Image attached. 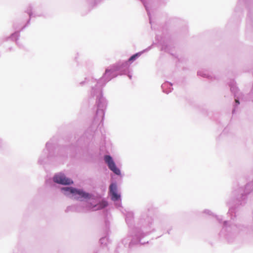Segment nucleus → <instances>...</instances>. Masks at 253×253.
<instances>
[{
	"mask_svg": "<svg viewBox=\"0 0 253 253\" xmlns=\"http://www.w3.org/2000/svg\"><path fill=\"white\" fill-rule=\"evenodd\" d=\"M63 190L66 191H69L70 193L73 194L75 195H78L79 196L77 198H84V199H89L91 198V195L88 193H86L83 190H78L76 188L72 187H65L62 188Z\"/></svg>",
	"mask_w": 253,
	"mask_h": 253,
	"instance_id": "f257e3e1",
	"label": "nucleus"
},
{
	"mask_svg": "<svg viewBox=\"0 0 253 253\" xmlns=\"http://www.w3.org/2000/svg\"><path fill=\"white\" fill-rule=\"evenodd\" d=\"M104 161L107 164L109 168L115 174L119 175L121 173L120 170L117 168L112 158L109 155L104 156Z\"/></svg>",
	"mask_w": 253,
	"mask_h": 253,
	"instance_id": "f03ea898",
	"label": "nucleus"
},
{
	"mask_svg": "<svg viewBox=\"0 0 253 253\" xmlns=\"http://www.w3.org/2000/svg\"><path fill=\"white\" fill-rule=\"evenodd\" d=\"M53 180L55 182L63 185H69L73 183V181L67 178L64 174H59L54 176Z\"/></svg>",
	"mask_w": 253,
	"mask_h": 253,
	"instance_id": "7ed1b4c3",
	"label": "nucleus"
},
{
	"mask_svg": "<svg viewBox=\"0 0 253 253\" xmlns=\"http://www.w3.org/2000/svg\"><path fill=\"white\" fill-rule=\"evenodd\" d=\"M110 192L113 201H117L120 198V195L117 193V186L115 184H111L110 186Z\"/></svg>",
	"mask_w": 253,
	"mask_h": 253,
	"instance_id": "20e7f679",
	"label": "nucleus"
},
{
	"mask_svg": "<svg viewBox=\"0 0 253 253\" xmlns=\"http://www.w3.org/2000/svg\"><path fill=\"white\" fill-rule=\"evenodd\" d=\"M107 205V203L105 201L102 202L99 205L97 206V208H96L97 210L101 209L102 208H104V207H106Z\"/></svg>",
	"mask_w": 253,
	"mask_h": 253,
	"instance_id": "39448f33",
	"label": "nucleus"
},
{
	"mask_svg": "<svg viewBox=\"0 0 253 253\" xmlns=\"http://www.w3.org/2000/svg\"><path fill=\"white\" fill-rule=\"evenodd\" d=\"M138 56V54H134L130 57L129 59V61H132L135 59V58Z\"/></svg>",
	"mask_w": 253,
	"mask_h": 253,
	"instance_id": "423d86ee",
	"label": "nucleus"
},
{
	"mask_svg": "<svg viewBox=\"0 0 253 253\" xmlns=\"http://www.w3.org/2000/svg\"><path fill=\"white\" fill-rule=\"evenodd\" d=\"M235 101L237 103L239 104V102L238 100H236Z\"/></svg>",
	"mask_w": 253,
	"mask_h": 253,
	"instance_id": "0eeeda50",
	"label": "nucleus"
}]
</instances>
